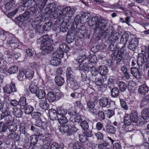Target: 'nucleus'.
<instances>
[{
	"mask_svg": "<svg viewBox=\"0 0 149 149\" xmlns=\"http://www.w3.org/2000/svg\"><path fill=\"white\" fill-rule=\"evenodd\" d=\"M114 29L112 26H109L105 30L104 29L102 31H100V32H101L104 35L109 41L110 45L108 49L110 51L113 50V45L118 38L119 33L116 32L114 33Z\"/></svg>",
	"mask_w": 149,
	"mask_h": 149,
	"instance_id": "1",
	"label": "nucleus"
},
{
	"mask_svg": "<svg viewBox=\"0 0 149 149\" xmlns=\"http://www.w3.org/2000/svg\"><path fill=\"white\" fill-rule=\"evenodd\" d=\"M40 44V49L44 54L49 53L52 52L53 47L51 45L53 43V40L49 37V35H46L41 37Z\"/></svg>",
	"mask_w": 149,
	"mask_h": 149,
	"instance_id": "2",
	"label": "nucleus"
},
{
	"mask_svg": "<svg viewBox=\"0 0 149 149\" xmlns=\"http://www.w3.org/2000/svg\"><path fill=\"white\" fill-rule=\"evenodd\" d=\"M75 9L70 6L62 8L61 6H58L55 10V17H58L59 19H62L66 17H72L75 13Z\"/></svg>",
	"mask_w": 149,
	"mask_h": 149,
	"instance_id": "3",
	"label": "nucleus"
},
{
	"mask_svg": "<svg viewBox=\"0 0 149 149\" xmlns=\"http://www.w3.org/2000/svg\"><path fill=\"white\" fill-rule=\"evenodd\" d=\"M107 21L100 17L98 19L97 17H93L91 20L88 21V24L90 26L95 25L94 29L95 31L97 30L102 31L105 28L107 24Z\"/></svg>",
	"mask_w": 149,
	"mask_h": 149,
	"instance_id": "4",
	"label": "nucleus"
},
{
	"mask_svg": "<svg viewBox=\"0 0 149 149\" xmlns=\"http://www.w3.org/2000/svg\"><path fill=\"white\" fill-rule=\"evenodd\" d=\"M48 0H38V1H34L36 3L30 8L31 15L33 16L38 15L39 13V10L44 7Z\"/></svg>",
	"mask_w": 149,
	"mask_h": 149,
	"instance_id": "5",
	"label": "nucleus"
},
{
	"mask_svg": "<svg viewBox=\"0 0 149 149\" xmlns=\"http://www.w3.org/2000/svg\"><path fill=\"white\" fill-rule=\"evenodd\" d=\"M12 35H10L8 37V39L7 40L8 43L10 46L14 47L15 49L17 48L19 49L22 48L21 43L15 37H12Z\"/></svg>",
	"mask_w": 149,
	"mask_h": 149,
	"instance_id": "6",
	"label": "nucleus"
},
{
	"mask_svg": "<svg viewBox=\"0 0 149 149\" xmlns=\"http://www.w3.org/2000/svg\"><path fill=\"white\" fill-rule=\"evenodd\" d=\"M30 15V13L28 11H26L22 14L20 15L17 18V22L19 24H21L24 23L25 21H28Z\"/></svg>",
	"mask_w": 149,
	"mask_h": 149,
	"instance_id": "7",
	"label": "nucleus"
},
{
	"mask_svg": "<svg viewBox=\"0 0 149 149\" xmlns=\"http://www.w3.org/2000/svg\"><path fill=\"white\" fill-rule=\"evenodd\" d=\"M129 44L127 45L128 49L134 51L138 45V40L136 38H133L130 40Z\"/></svg>",
	"mask_w": 149,
	"mask_h": 149,
	"instance_id": "8",
	"label": "nucleus"
},
{
	"mask_svg": "<svg viewBox=\"0 0 149 149\" xmlns=\"http://www.w3.org/2000/svg\"><path fill=\"white\" fill-rule=\"evenodd\" d=\"M56 8V5L54 3L49 4L47 5V7L45 9L46 13L48 14H50L51 13H52V12L53 11L52 14L53 17L55 18H58V17H55V14L56 15L55 12L56 8Z\"/></svg>",
	"mask_w": 149,
	"mask_h": 149,
	"instance_id": "9",
	"label": "nucleus"
},
{
	"mask_svg": "<svg viewBox=\"0 0 149 149\" xmlns=\"http://www.w3.org/2000/svg\"><path fill=\"white\" fill-rule=\"evenodd\" d=\"M72 129L70 128L69 126L67 123L61 125L59 128L60 132L62 133L68 132V135L70 136L72 134Z\"/></svg>",
	"mask_w": 149,
	"mask_h": 149,
	"instance_id": "10",
	"label": "nucleus"
},
{
	"mask_svg": "<svg viewBox=\"0 0 149 149\" xmlns=\"http://www.w3.org/2000/svg\"><path fill=\"white\" fill-rule=\"evenodd\" d=\"M49 114L50 119L53 120H58L60 116L58 114L57 111L53 109L49 110Z\"/></svg>",
	"mask_w": 149,
	"mask_h": 149,
	"instance_id": "11",
	"label": "nucleus"
},
{
	"mask_svg": "<svg viewBox=\"0 0 149 149\" xmlns=\"http://www.w3.org/2000/svg\"><path fill=\"white\" fill-rule=\"evenodd\" d=\"M47 122L46 121H42L39 119L36 121L35 124L36 126L40 127L44 130L46 131L47 127Z\"/></svg>",
	"mask_w": 149,
	"mask_h": 149,
	"instance_id": "12",
	"label": "nucleus"
},
{
	"mask_svg": "<svg viewBox=\"0 0 149 149\" xmlns=\"http://www.w3.org/2000/svg\"><path fill=\"white\" fill-rule=\"evenodd\" d=\"M130 70L131 73L134 77L137 79L141 78V74L138 68L136 67L131 68Z\"/></svg>",
	"mask_w": 149,
	"mask_h": 149,
	"instance_id": "13",
	"label": "nucleus"
},
{
	"mask_svg": "<svg viewBox=\"0 0 149 149\" xmlns=\"http://www.w3.org/2000/svg\"><path fill=\"white\" fill-rule=\"evenodd\" d=\"M149 91V88L145 84H143L139 87L138 92L141 95H144Z\"/></svg>",
	"mask_w": 149,
	"mask_h": 149,
	"instance_id": "14",
	"label": "nucleus"
},
{
	"mask_svg": "<svg viewBox=\"0 0 149 149\" xmlns=\"http://www.w3.org/2000/svg\"><path fill=\"white\" fill-rule=\"evenodd\" d=\"M90 63H84L79 64V69L81 71L85 72L89 70V66H90Z\"/></svg>",
	"mask_w": 149,
	"mask_h": 149,
	"instance_id": "15",
	"label": "nucleus"
},
{
	"mask_svg": "<svg viewBox=\"0 0 149 149\" xmlns=\"http://www.w3.org/2000/svg\"><path fill=\"white\" fill-rule=\"evenodd\" d=\"M51 64L54 66H58L61 63V60L60 58L57 57H55L54 56L51 58L50 61Z\"/></svg>",
	"mask_w": 149,
	"mask_h": 149,
	"instance_id": "16",
	"label": "nucleus"
},
{
	"mask_svg": "<svg viewBox=\"0 0 149 149\" xmlns=\"http://www.w3.org/2000/svg\"><path fill=\"white\" fill-rule=\"evenodd\" d=\"M54 81L57 85L59 86L63 85L65 82L63 77L59 75L56 76Z\"/></svg>",
	"mask_w": 149,
	"mask_h": 149,
	"instance_id": "17",
	"label": "nucleus"
},
{
	"mask_svg": "<svg viewBox=\"0 0 149 149\" xmlns=\"http://www.w3.org/2000/svg\"><path fill=\"white\" fill-rule=\"evenodd\" d=\"M109 102V100L108 98L102 97L99 100L100 106L102 108L106 107L108 105Z\"/></svg>",
	"mask_w": 149,
	"mask_h": 149,
	"instance_id": "18",
	"label": "nucleus"
},
{
	"mask_svg": "<svg viewBox=\"0 0 149 149\" xmlns=\"http://www.w3.org/2000/svg\"><path fill=\"white\" fill-rule=\"evenodd\" d=\"M105 130L106 133L110 134H113L116 131V128L113 126L107 125L105 126Z\"/></svg>",
	"mask_w": 149,
	"mask_h": 149,
	"instance_id": "19",
	"label": "nucleus"
},
{
	"mask_svg": "<svg viewBox=\"0 0 149 149\" xmlns=\"http://www.w3.org/2000/svg\"><path fill=\"white\" fill-rule=\"evenodd\" d=\"M149 105V94L143 97L141 100L140 107L141 108Z\"/></svg>",
	"mask_w": 149,
	"mask_h": 149,
	"instance_id": "20",
	"label": "nucleus"
},
{
	"mask_svg": "<svg viewBox=\"0 0 149 149\" xmlns=\"http://www.w3.org/2000/svg\"><path fill=\"white\" fill-rule=\"evenodd\" d=\"M47 99L50 102H53L56 99L55 93L51 91L48 92L47 95Z\"/></svg>",
	"mask_w": 149,
	"mask_h": 149,
	"instance_id": "21",
	"label": "nucleus"
},
{
	"mask_svg": "<svg viewBox=\"0 0 149 149\" xmlns=\"http://www.w3.org/2000/svg\"><path fill=\"white\" fill-rule=\"evenodd\" d=\"M12 109V108L11 105L8 104H6L5 111L3 113V114L1 115V118H2V116H3L4 117L5 116L10 115Z\"/></svg>",
	"mask_w": 149,
	"mask_h": 149,
	"instance_id": "22",
	"label": "nucleus"
},
{
	"mask_svg": "<svg viewBox=\"0 0 149 149\" xmlns=\"http://www.w3.org/2000/svg\"><path fill=\"white\" fill-rule=\"evenodd\" d=\"M13 109L12 112L15 116L18 118L21 117L23 112L20 108L15 107L13 108Z\"/></svg>",
	"mask_w": 149,
	"mask_h": 149,
	"instance_id": "23",
	"label": "nucleus"
},
{
	"mask_svg": "<svg viewBox=\"0 0 149 149\" xmlns=\"http://www.w3.org/2000/svg\"><path fill=\"white\" fill-rule=\"evenodd\" d=\"M35 93L36 96L39 99H44L45 97V91L43 89H38Z\"/></svg>",
	"mask_w": 149,
	"mask_h": 149,
	"instance_id": "24",
	"label": "nucleus"
},
{
	"mask_svg": "<svg viewBox=\"0 0 149 149\" xmlns=\"http://www.w3.org/2000/svg\"><path fill=\"white\" fill-rule=\"evenodd\" d=\"M73 72L70 68L67 69L66 72V75L67 80L71 81H73L74 80V77L72 75Z\"/></svg>",
	"mask_w": 149,
	"mask_h": 149,
	"instance_id": "25",
	"label": "nucleus"
},
{
	"mask_svg": "<svg viewBox=\"0 0 149 149\" xmlns=\"http://www.w3.org/2000/svg\"><path fill=\"white\" fill-rule=\"evenodd\" d=\"M16 6L15 2L13 0H11L9 2L7 3L5 5V8L8 10H11Z\"/></svg>",
	"mask_w": 149,
	"mask_h": 149,
	"instance_id": "26",
	"label": "nucleus"
},
{
	"mask_svg": "<svg viewBox=\"0 0 149 149\" xmlns=\"http://www.w3.org/2000/svg\"><path fill=\"white\" fill-rule=\"evenodd\" d=\"M98 72L101 75L103 76L105 75L108 72V70L107 68L104 65H100L99 66L98 68Z\"/></svg>",
	"mask_w": 149,
	"mask_h": 149,
	"instance_id": "27",
	"label": "nucleus"
},
{
	"mask_svg": "<svg viewBox=\"0 0 149 149\" xmlns=\"http://www.w3.org/2000/svg\"><path fill=\"white\" fill-rule=\"evenodd\" d=\"M131 117L130 115L126 114L124 117V123L127 126H129L131 124L132 120Z\"/></svg>",
	"mask_w": 149,
	"mask_h": 149,
	"instance_id": "28",
	"label": "nucleus"
},
{
	"mask_svg": "<svg viewBox=\"0 0 149 149\" xmlns=\"http://www.w3.org/2000/svg\"><path fill=\"white\" fill-rule=\"evenodd\" d=\"M39 106L44 110H48L49 108V105L45 100L40 101L39 103Z\"/></svg>",
	"mask_w": 149,
	"mask_h": 149,
	"instance_id": "29",
	"label": "nucleus"
},
{
	"mask_svg": "<svg viewBox=\"0 0 149 149\" xmlns=\"http://www.w3.org/2000/svg\"><path fill=\"white\" fill-rule=\"evenodd\" d=\"M141 116L145 120L149 118V108H145L144 109L142 112Z\"/></svg>",
	"mask_w": 149,
	"mask_h": 149,
	"instance_id": "30",
	"label": "nucleus"
},
{
	"mask_svg": "<svg viewBox=\"0 0 149 149\" xmlns=\"http://www.w3.org/2000/svg\"><path fill=\"white\" fill-rule=\"evenodd\" d=\"M37 136V135H33L31 136V142L30 143V146L31 147H30L29 148H32L37 143L38 141Z\"/></svg>",
	"mask_w": 149,
	"mask_h": 149,
	"instance_id": "31",
	"label": "nucleus"
},
{
	"mask_svg": "<svg viewBox=\"0 0 149 149\" xmlns=\"http://www.w3.org/2000/svg\"><path fill=\"white\" fill-rule=\"evenodd\" d=\"M51 143V141L49 139H44L43 140L42 146L44 149H48Z\"/></svg>",
	"mask_w": 149,
	"mask_h": 149,
	"instance_id": "32",
	"label": "nucleus"
},
{
	"mask_svg": "<svg viewBox=\"0 0 149 149\" xmlns=\"http://www.w3.org/2000/svg\"><path fill=\"white\" fill-rule=\"evenodd\" d=\"M129 36L127 34H124L122 36L120 41V43L125 46L128 40Z\"/></svg>",
	"mask_w": 149,
	"mask_h": 149,
	"instance_id": "33",
	"label": "nucleus"
},
{
	"mask_svg": "<svg viewBox=\"0 0 149 149\" xmlns=\"http://www.w3.org/2000/svg\"><path fill=\"white\" fill-rule=\"evenodd\" d=\"M130 116L133 122L134 123L138 122V114L136 111L135 110L131 112Z\"/></svg>",
	"mask_w": 149,
	"mask_h": 149,
	"instance_id": "34",
	"label": "nucleus"
},
{
	"mask_svg": "<svg viewBox=\"0 0 149 149\" xmlns=\"http://www.w3.org/2000/svg\"><path fill=\"white\" fill-rule=\"evenodd\" d=\"M81 30H79L77 31L75 30L71 29L70 31V33H71L72 34H74V36L75 35L78 38H81L83 36V33L81 32Z\"/></svg>",
	"mask_w": 149,
	"mask_h": 149,
	"instance_id": "35",
	"label": "nucleus"
},
{
	"mask_svg": "<svg viewBox=\"0 0 149 149\" xmlns=\"http://www.w3.org/2000/svg\"><path fill=\"white\" fill-rule=\"evenodd\" d=\"M26 98L24 97H22L20 99L19 103L20 107L22 108H24L27 105Z\"/></svg>",
	"mask_w": 149,
	"mask_h": 149,
	"instance_id": "36",
	"label": "nucleus"
},
{
	"mask_svg": "<svg viewBox=\"0 0 149 149\" xmlns=\"http://www.w3.org/2000/svg\"><path fill=\"white\" fill-rule=\"evenodd\" d=\"M118 85L120 91L121 92H124L127 88L126 84L123 81L119 82Z\"/></svg>",
	"mask_w": 149,
	"mask_h": 149,
	"instance_id": "37",
	"label": "nucleus"
},
{
	"mask_svg": "<svg viewBox=\"0 0 149 149\" xmlns=\"http://www.w3.org/2000/svg\"><path fill=\"white\" fill-rule=\"evenodd\" d=\"M18 70V68L17 65L12 66L8 70V72L10 74L17 73Z\"/></svg>",
	"mask_w": 149,
	"mask_h": 149,
	"instance_id": "38",
	"label": "nucleus"
},
{
	"mask_svg": "<svg viewBox=\"0 0 149 149\" xmlns=\"http://www.w3.org/2000/svg\"><path fill=\"white\" fill-rule=\"evenodd\" d=\"M59 123L61 125L67 123L68 122V120L67 118L65 116H61L60 115L59 116L58 120Z\"/></svg>",
	"mask_w": 149,
	"mask_h": 149,
	"instance_id": "39",
	"label": "nucleus"
},
{
	"mask_svg": "<svg viewBox=\"0 0 149 149\" xmlns=\"http://www.w3.org/2000/svg\"><path fill=\"white\" fill-rule=\"evenodd\" d=\"M34 74L33 71L31 70H28L25 71V76L26 79H31L33 78Z\"/></svg>",
	"mask_w": 149,
	"mask_h": 149,
	"instance_id": "40",
	"label": "nucleus"
},
{
	"mask_svg": "<svg viewBox=\"0 0 149 149\" xmlns=\"http://www.w3.org/2000/svg\"><path fill=\"white\" fill-rule=\"evenodd\" d=\"M31 130L33 131L34 133L37 134L36 135L38 136H43L44 134L40 133V131L35 127L33 126H31Z\"/></svg>",
	"mask_w": 149,
	"mask_h": 149,
	"instance_id": "41",
	"label": "nucleus"
},
{
	"mask_svg": "<svg viewBox=\"0 0 149 149\" xmlns=\"http://www.w3.org/2000/svg\"><path fill=\"white\" fill-rule=\"evenodd\" d=\"M42 19H41L40 17L36 18L34 21L32 22L31 25L33 28H35L38 25L39 22H40L42 21Z\"/></svg>",
	"mask_w": 149,
	"mask_h": 149,
	"instance_id": "42",
	"label": "nucleus"
},
{
	"mask_svg": "<svg viewBox=\"0 0 149 149\" xmlns=\"http://www.w3.org/2000/svg\"><path fill=\"white\" fill-rule=\"evenodd\" d=\"M87 59L90 62V63L95 64L96 63L97 60L96 57L95 55L93 54H91L88 56L87 58Z\"/></svg>",
	"mask_w": 149,
	"mask_h": 149,
	"instance_id": "43",
	"label": "nucleus"
},
{
	"mask_svg": "<svg viewBox=\"0 0 149 149\" xmlns=\"http://www.w3.org/2000/svg\"><path fill=\"white\" fill-rule=\"evenodd\" d=\"M119 90L118 88L114 87L112 88L111 90V94L113 97H117L119 94Z\"/></svg>",
	"mask_w": 149,
	"mask_h": 149,
	"instance_id": "44",
	"label": "nucleus"
},
{
	"mask_svg": "<svg viewBox=\"0 0 149 149\" xmlns=\"http://www.w3.org/2000/svg\"><path fill=\"white\" fill-rule=\"evenodd\" d=\"M90 66V71L91 72L92 74L95 76L97 75L98 73V70H97V69L91 63H90L89 65Z\"/></svg>",
	"mask_w": 149,
	"mask_h": 149,
	"instance_id": "45",
	"label": "nucleus"
},
{
	"mask_svg": "<svg viewBox=\"0 0 149 149\" xmlns=\"http://www.w3.org/2000/svg\"><path fill=\"white\" fill-rule=\"evenodd\" d=\"M18 80L20 81H23L26 79L25 72L23 71H20L18 76Z\"/></svg>",
	"mask_w": 149,
	"mask_h": 149,
	"instance_id": "46",
	"label": "nucleus"
},
{
	"mask_svg": "<svg viewBox=\"0 0 149 149\" xmlns=\"http://www.w3.org/2000/svg\"><path fill=\"white\" fill-rule=\"evenodd\" d=\"M34 108L32 106L28 105L24 108V112L26 114H30L32 113Z\"/></svg>",
	"mask_w": 149,
	"mask_h": 149,
	"instance_id": "47",
	"label": "nucleus"
},
{
	"mask_svg": "<svg viewBox=\"0 0 149 149\" xmlns=\"http://www.w3.org/2000/svg\"><path fill=\"white\" fill-rule=\"evenodd\" d=\"M57 111L58 115L65 116L67 112V110L61 107L58 108L57 109Z\"/></svg>",
	"mask_w": 149,
	"mask_h": 149,
	"instance_id": "48",
	"label": "nucleus"
},
{
	"mask_svg": "<svg viewBox=\"0 0 149 149\" xmlns=\"http://www.w3.org/2000/svg\"><path fill=\"white\" fill-rule=\"evenodd\" d=\"M80 126L84 130H88L89 125L88 123L85 120L82 121L80 123Z\"/></svg>",
	"mask_w": 149,
	"mask_h": 149,
	"instance_id": "49",
	"label": "nucleus"
},
{
	"mask_svg": "<svg viewBox=\"0 0 149 149\" xmlns=\"http://www.w3.org/2000/svg\"><path fill=\"white\" fill-rule=\"evenodd\" d=\"M19 6H21V8L22 10H24L25 9H27L28 7L29 6V3L27 1L25 2L24 1H22L19 3Z\"/></svg>",
	"mask_w": 149,
	"mask_h": 149,
	"instance_id": "50",
	"label": "nucleus"
},
{
	"mask_svg": "<svg viewBox=\"0 0 149 149\" xmlns=\"http://www.w3.org/2000/svg\"><path fill=\"white\" fill-rule=\"evenodd\" d=\"M60 148L61 149L63 148L62 144H60L59 145L57 143H54L51 144L50 146V149H59Z\"/></svg>",
	"mask_w": 149,
	"mask_h": 149,
	"instance_id": "51",
	"label": "nucleus"
},
{
	"mask_svg": "<svg viewBox=\"0 0 149 149\" xmlns=\"http://www.w3.org/2000/svg\"><path fill=\"white\" fill-rule=\"evenodd\" d=\"M8 137L9 139H13L14 140H17L19 139V136L15 132H13L9 134L8 136Z\"/></svg>",
	"mask_w": 149,
	"mask_h": 149,
	"instance_id": "52",
	"label": "nucleus"
},
{
	"mask_svg": "<svg viewBox=\"0 0 149 149\" xmlns=\"http://www.w3.org/2000/svg\"><path fill=\"white\" fill-rule=\"evenodd\" d=\"M63 52L64 51L60 49L58 50L53 55L58 58H62L63 57L64 55Z\"/></svg>",
	"mask_w": 149,
	"mask_h": 149,
	"instance_id": "53",
	"label": "nucleus"
},
{
	"mask_svg": "<svg viewBox=\"0 0 149 149\" xmlns=\"http://www.w3.org/2000/svg\"><path fill=\"white\" fill-rule=\"evenodd\" d=\"M114 80H113L112 79H109L107 80V83L106 84V85L109 88H112L114 86Z\"/></svg>",
	"mask_w": 149,
	"mask_h": 149,
	"instance_id": "54",
	"label": "nucleus"
},
{
	"mask_svg": "<svg viewBox=\"0 0 149 149\" xmlns=\"http://www.w3.org/2000/svg\"><path fill=\"white\" fill-rule=\"evenodd\" d=\"M59 49L64 52L68 51L70 49L69 47L66 44L64 43H62L60 45Z\"/></svg>",
	"mask_w": 149,
	"mask_h": 149,
	"instance_id": "55",
	"label": "nucleus"
},
{
	"mask_svg": "<svg viewBox=\"0 0 149 149\" xmlns=\"http://www.w3.org/2000/svg\"><path fill=\"white\" fill-rule=\"evenodd\" d=\"M29 90L32 93H35L37 92V89L36 86L35 85L34 83H32L29 87Z\"/></svg>",
	"mask_w": 149,
	"mask_h": 149,
	"instance_id": "56",
	"label": "nucleus"
},
{
	"mask_svg": "<svg viewBox=\"0 0 149 149\" xmlns=\"http://www.w3.org/2000/svg\"><path fill=\"white\" fill-rule=\"evenodd\" d=\"M52 23L50 22L46 23L43 27V29L45 31H48L51 29Z\"/></svg>",
	"mask_w": 149,
	"mask_h": 149,
	"instance_id": "57",
	"label": "nucleus"
},
{
	"mask_svg": "<svg viewBox=\"0 0 149 149\" xmlns=\"http://www.w3.org/2000/svg\"><path fill=\"white\" fill-rule=\"evenodd\" d=\"M8 127V125L2 122L0 123V132H4Z\"/></svg>",
	"mask_w": 149,
	"mask_h": 149,
	"instance_id": "58",
	"label": "nucleus"
},
{
	"mask_svg": "<svg viewBox=\"0 0 149 149\" xmlns=\"http://www.w3.org/2000/svg\"><path fill=\"white\" fill-rule=\"evenodd\" d=\"M98 118L101 121L104 120L105 118L104 114L102 111H99L98 113Z\"/></svg>",
	"mask_w": 149,
	"mask_h": 149,
	"instance_id": "59",
	"label": "nucleus"
},
{
	"mask_svg": "<svg viewBox=\"0 0 149 149\" xmlns=\"http://www.w3.org/2000/svg\"><path fill=\"white\" fill-rule=\"evenodd\" d=\"M120 101L122 107L125 110L127 109L128 107L124 100L123 99L120 98Z\"/></svg>",
	"mask_w": 149,
	"mask_h": 149,
	"instance_id": "60",
	"label": "nucleus"
},
{
	"mask_svg": "<svg viewBox=\"0 0 149 149\" xmlns=\"http://www.w3.org/2000/svg\"><path fill=\"white\" fill-rule=\"evenodd\" d=\"M82 147V143L79 142H76L73 144V147L74 149H80Z\"/></svg>",
	"mask_w": 149,
	"mask_h": 149,
	"instance_id": "61",
	"label": "nucleus"
},
{
	"mask_svg": "<svg viewBox=\"0 0 149 149\" xmlns=\"http://www.w3.org/2000/svg\"><path fill=\"white\" fill-rule=\"evenodd\" d=\"M17 129V125L15 124H10L8 127L10 132H13L15 131Z\"/></svg>",
	"mask_w": 149,
	"mask_h": 149,
	"instance_id": "62",
	"label": "nucleus"
},
{
	"mask_svg": "<svg viewBox=\"0 0 149 149\" xmlns=\"http://www.w3.org/2000/svg\"><path fill=\"white\" fill-rule=\"evenodd\" d=\"M108 143L106 142H104L103 143L100 144L98 146V148L100 149H108L107 146Z\"/></svg>",
	"mask_w": 149,
	"mask_h": 149,
	"instance_id": "63",
	"label": "nucleus"
},
{
	"mask_svg": "<svg viewBox=\"0 0 149 149\" xmlns=\"http://www.w3.org/2000/svg\"><path fill=\"white\" fill-rule=\"evenodd\" d=\"M31 115L33 118L37 119L40 117L41 114L40 113L38 112H34L31 113Z\"/></svg>",
	"mask_w": 149,
	"mask_h": 149,
	"instance_id": "64",
	"label": "nucleus"
}]
</instances>
